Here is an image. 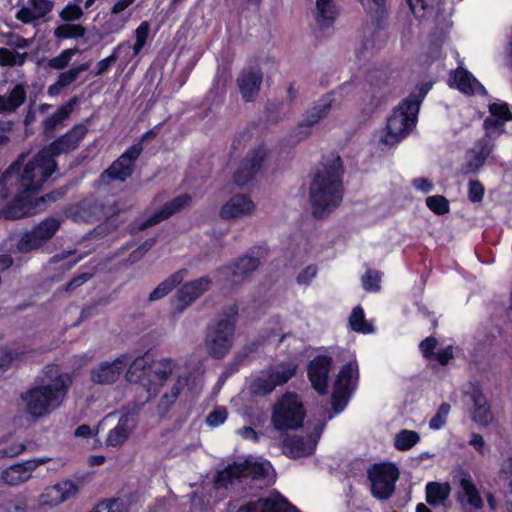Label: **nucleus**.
I'll use <instances>...</instances> for the list:
<instances>
[{
    "mask_svg": "<svg viewBox=\"0 0 512 512\" xmlns=\"http://www.w3.org/2000/svg\"><path fill=\"white\" fill-rule=\"evenodd\" d=\"M55 159L49 150L43 148L21 168L20 162L13 163L0 177V196L14 195L13 202L6 207L4 215L8 219H20L35 215L42 210L46 199L55 200V193L33 198L56 171Z\"/></svg>",
    "mask_w": 512,
    "mask_h": 512,
    "instance_id": "f257e3e1",
    "label": "nucleus"
},
{
    "mask_svg": "<svg viewBox=\"0 0 512 512\" xmlns=\"http://www.w3.org/2000/svg\"><path fill=\"white\" fill-rule=\"evenodd\" d=\"M342 174V160L338 154L330 153L323 157L309 187L311 210L315 217H326L340 205Z\"/></svg>",
    "mask_w": 512,
    "mask_h": 512,
    "instance_id": "f03ea898",
    "label": "nucleus"
},
{
    "mask_svg": "<svg viewBox=\"0 0 512 512\" xmlns=\"http://www.w3.org/2000/svg\"><path fill=\"white\" fill-rule=\"evenodd\" d=\"M71 384L69 374L59 373L49 382L27 390L21 396L25 412L34 420L49 415L63 403Z\"/></svg>",
    "mask_w": 512,
    "mask_h": 512,
    "instance_id": "7ed1b4c3",
    "label": "nucleus"
},
{
    "mask_svg": "<svg viewBox=\"0 0 512 512\" xmlns=\"http://www.w3.org/2000/svg\"><path fill=\"white\" fill-rule=\"evenodd\" d=\"M421 99L410 96L404 100L387 119L385 133L380 142L395 145L404 139L415 127Z\"/></svg>",
    "mask_w": 512,
    "mask_h": 512,
    "instance_id": "20e7f679",
    "label": "nucleus"
},
{
    "mask_svg": "<svg viewBox=\"0 0 512 512\" xmlns=\"http://www.w3.org/2000/svg\"><path fill=\"white\" fill-rule=\"evenodd\" d=\"M305 411L294 393H285L273 406L271 423L277 430L296 429L302 425Z\"/></svg>",
    "mask_w": 512,
    "mask_h": 512,
    "instance_id": "39448f33",
    "label": "nucleus"
},
{
    "mask_svg": "<svg viewBox=\"0 0 512 512\" xmlns=\"http://www.w3.org/2000/svg\"><path fill=\"white\" fill-rule=\"evenodd\" d=\"M237 309L232 307V316L217 321L210 327L205 344L208 353L214 358H222L230 350L235 330Z\"/></svg>",
    "mask_w": 512,
    "mask_h": 512,
    "instance_id": "423d86ee",
    "label": "nucleus"
},
{
    "mask_svg": "<svg viewBox=\"0 0 512 512\" xmlns=\"http://www.w3.org/2000/svg\"><path fill=\"white\" fill-rule=\"evenodd\" d=\"M367 475L372 495L379 500H386L393 495L400 472L392 463H378L367 470Z\"/></svg>",
    "mask_w": 512,
    "mask_h": 512,
    "instance_id": "0eeeda50",
    "label": "nucleus"
},
{
    "mask_svg": "<svg viewBox=\"0 0 512 512\" xmlns=\"http://www.w3.org/2000/svg\"><path fill=\"white\" fill-rule=\"evenodd\" d=\"M271 465L267 461H257L253 458L246 459L243 463L228 465L217 475L216 483L219 486H227L234 480L242 477H251L254 480L268 477Z\"/></svg>",
    "mask_w": 512,
    "mask_h": 512,
    "instance_id": "6e6552de",
    "label": "nucleus"
},
{
    "mask_svg": "<svg viewBox=\"0 0 512 512\" xmlns=\"http://www.w3.org/2000/svg\"><path fill=\"white\" fill-rule=\"evenodd\" d=\"M296 370L297 365L294 363L279 364L265 370L251 384V391L255 395H267L277 386L287 383L295 375Z\"/></svg>",
    "mask_w": 512,
    "mask_h": 512,
    "instance_id": "1a4fd4ad",
    "label": "nucleus"
},
{
    "mask_svg": "<svg viewBox=\"0 0 512 512\" xmlns=\"http://www.w3.org/2000/svg\"><path fill=\"white\" fill-rule=\"evenodd\" d=\"M358 378V367L355 363H348L340 370L332 394V407L336 413L341 412L349 395L354 389Z\"/></svg>",
    "mask_w": 512,
    "mask_h": 512,
    "instance_id": "9d476101",
    "label": "nucleus"
},
{
    "mask_svg": "<svg viewBox=\"0 0 512 512\" xmlns=\"http://www.w3.org/2000/svg\"><path fill=\"white\" fill-rule=\"evenodd\" d=\"M59 227V220L55 218L45 219L30 232L22 236L18 243V249L22 252H29L41 247L54 236Z\"/></svg>",
    "mask_w": 512,
    "mask_h": 512,
    "instance_id": "9b49d317",
    "label": "nucleus"
},
{
    "mask_svg": "<svg viewBox=\"0 0 512 512\" xmlns=\"http://www.w3.org/2000/svg\"><path fill=\"white\" fill-rule=\"evenodd\" d=\"M80 490L78 483L72 480H64L53 486L45 488L38 497V504L42 507H56L65 501L75 497Z\"/></svg>",
    "mask_w": 512,
    "mask_h": 512,
    "instance_id": "f8f14e48",
    "label": "nucleus"
},
{
    "mask_svg": "<svg viewBox=\"0 0 512 512\" xmlns=\"http://www.w3.org/2000/svg\"><path fill=\"white\" fill-rule=\"evenodd\" d=\"M129 363L127 354L120 355L111 361H103L91 370V381L95 384H113L115 383Z\"/></svg>",
    "mask_w": 512,
    "mask_h": 512,
    "instance_id": "ddd939ff",
    "label": "nucleus"
},
{
    "mask_svg": "<svg viewBox=\"0 0 512 512\" xmlns=\"http://www.w3.org/2000/svg\"><path fill=\"white\" fill-rule=\"evenodd\" d=\"M48 461H50V458L41 457L11 465L3 471L2 479L8 485H20L30 480L32 473L39 466L46 464Z\"/></svg>",
    "mask_w": 512,
    "mask_h": 512,
    "instance_id": "4468645a",
    "label": "nucleus"
},
{
    "mask_svg": "<svg viewBox=\"0 0 512 512\" xmlns=\"http://www.w3.org/2000/svg\"><path fill=\"white\" fill-rule=\"evenodd\" d=\"M255 210L256 205L248 196L236 194L222 205L219 215L224 220H239L252 216Z\"/></svg>",
    "mask_w": 512,
    "mask_h": 512,
    "instance_id": "2eb2a0df",
    "label": "nucleus"
},
{
    "mask_svg": "<svg viewBox=\"0 0 512 512\" xmlns=\"http://www.w3.org/2000/svg\"><path fill=\"white\" fill-rule=\"evenodd\" d=\"M151 356L142 355L136 357L133 361L129 358L125 379L129 383L139 384L151 394Z\"/></svg>",
    "mask_w": 512,
    "mask_h": 512,
    "instance_id": "dca6fc26",
    "label": "nucleus"
},
{
    "mask_svg": "<svg viewBox=\"0 0 512 512\" xmlns=\"http://www.w3.org/2000/svg\"><path fill=\"white\" fill-rule=\"evenodd\" d=\"M142 146L139 144L131 146L106 170V177L111 180L124 182L133 172L134 161L140 156Z\"/></svg>",
    "mask_w": 512,
    "mask_h": 512,
    "instance_id": "f3484780",
    "label": "nucleus"
},
{
    "mask_svg": "<svg viewBox=\"0 0 512 512\" xmlns=\"http://www.w3.org/2000/svg\"><path fill=\"white\" fill-rule=\"evenodd\" d=\"M237 512H300L290 505L278 493H272L268 497L249 501L242 505Z\"/></svg>",
    "mask_w": 512,
    "mask_h": 512,
    "instance_id": "a211bd4d",
    "label": "nucleus"
},
{
    "mask_svg": "<svg viewBox=\"0 0 512 512\" xmlns=\"http://www.w3.org/2000/svg\"><path fill=\"white\" fill-rule=\"evenodd\" d=\"M267 154V150L262 146L251 151L235 171L234 182L238 186H243L251 180L254 174L261 169Z\"/></svg>",
    "mask_w": 512,
    "mask_h": 512,
    "instance_id": "6ab92c4d",
    "label": "nucleus"
},
{
    "mask_svg": "<svg viewBox=\"0 0 512 512\" xmlns=\"http://www.w3.org/2000/svg\"><path fill=\"white\" fill-rule=\"evenodd\" d=\"M211 285L212 279L208 276L200 277L182 285L176 293V298L180 304V312L206 293L211 288Z\"/></svg>",
    "mask_w": 512,
    "mask_h": 512,
    "instance_id": "aec40b11",
    "label": "nucleus"
},
{
    "mask_svg": "<svg viewBox=\"0 0 512 512\" xmlns=\"http://www.w3.org/2000/svg\"><path fill=\"white\" fill-rule=\"evenodd\" d=\"M52 8L53 3L50 0H27L16 12L15 18L24 24L36 26Z\"/></svg>",
    "mask_w": 512,
    "mask_h": 512,
    "instance_id": "412c9836",
    "label": "nucleus"
},
{
    "mask_svg": "<svg viewBox=\"0 0 512 512\" xmlns=\"http://www.w3.org/2000/svg\"><path fill=\"white\" fill-rule=\"evenodd\" d=\"M87 134L85 125H76L65 135L53 141L45 149L49 150V154L55 159L56 156L75 150L82 139Z\"/></svg>",
    "mask_w": 512,
    "mask_h": 512,
    "instance_id": "4be33fe9",
    "label": "nucleus"
},
{
    "mask_svg": "<svg viewBox=\"0 0 512 512\" xmlns=\"http://www.w3.org/2000/svg\"><path fill=\"white\" fill-rule=\"evenodd\" d=\"M135 427V416L129 413L122 414L117 424L109 430L105 439V445L107 447L122 446L128 440Z\"/></svg>",
    "mask_w": 512,
    "mask_h": 512,
    "instance_id": "5701e85b",
    "label": "nucleus"
},
{
    "mask_svg": "<svg viewBox=\"0 0 512 512\" xmlns=\"http://www.w3.org/2000/svg\"><path fill=\"white\" fill-rule=\"evenodd\" d=\"M331 359L326 356H317L310 361L308 377L312 387L319 393L327 392V380L330 371Z\"/></svg>",
    "mask_w": 512,
    "mask_h": 512,
    "instance_id": "b1692460",
    "label": "nucleus"
},
{
    "mask_svg": "<svg viewBox=\"0 0 512 512\" xmlns=\"http://www.w3.org/2000/svg\"><path fill=\"white\" fill-rule=\"evenodd\" d=\"M115 214L112 209L94 200H83L70 209V215L75 221H91L102 219Z\"/></svg>",
    "mask_w": 512,
    "mask_h": 512,
    "instance_id": "393cba45",
    "label": "nucleus"
},
{
    "mask_svg": "<svg viewBox=\"0 0 512 512\" xmlns=\"http://www.w3.org/2000/svg\"><path fill=\"white\" fill-rule=\"evenodd\" d=\"M323 427H324V424L318 425L315 428L314 436L309 435L305 438L300 437V436H293V437L289 438L288 440H286V442H285L286 453L293 458L302 457V456L311 454L316 447L318 439L322 433Z\"/></svg>",
    "mask_w": 512,
    "mask_h": 512,
    "instance_id": "a878e982",
    "label": "nucleus"
},
{
    "mask_svg": "<svg viewBox=\"0 0 512 512\" xmlns=\"http://www.w3.org/2000/svg\"><path fill=\"white\" fill-rule=\"evenodd\" d=\"M150 368L152 373L151 394L156 395L168 377L178 372V363L170 358L153 360L151 357Z\"/></svg>",
    "mask_w": 512,
    "mask_h": 512,
    "instance_id": "bb28decb",
    "label": "nucleus"
},
{
    "mask_svg": "<svg viewBox=\"0 0 512 512\" xmlns=\"http://www.w3.org/2000/svg\"><path fill=\"white\" fill-rule=\"evenodd\" d=\"M259 259L255 257H243L238 259L235 263L226 266L222 273L233 284H238L249 277L258 267Z\"/></svg>",
    "mask_w": 512,
    "mask_h": 512,
    "instance_id": "cd10ccee",
    "label": "nucleus"
},
{
    "mask_svg": "<svg viewBox=\"0 0 512 512\" xmlns=\"http://www.w3.org/2000/svg\"><path fill=\"white\" fill-rule=\"evenodd\" d=\"M191 197L187 194L180 195L170 202L166 203L158 212L149 217L144 223L140 225V229H146L153 226L172 215L180 212L183 208L189 205Z\"/></svg>",
    "mask_w": 512,
    "mask_h": 512,
    "instance_id": "c85d7f7f",
    "label": "nucleus"
},
{
    "mask_svg": "<svg viewBox=\"0 0 512 512\" xmlns=\"http://www.w3.org/2000/svg\"><path fill=\"white\" fill-rule=\"evenodd\" d=\"M263 75L259 70L248 69L241 72L237 83L243 98L246 101H253L258 95Z\"/></svg>",
    "mask_w": 512,
    "mask_h": 512,
    "instance_id": "c756f323",
    "label": "nucleus"
},
{
    "mask_svg": "<svg viewBox=\"0 0 512 512\" xmlns=\"http://www.w3.org/2000/svg\"><path fill=\"white\" fill-rule=\"evenodd\" d=\"M27 98L26 86L16 84L7 95H0V113L11 114L21 107Z\"/></svg>",
    "mask_w": 512,
    "mask_h": 512,
    "instance_id": "7c9ffc66",
    "label": "nucleus"
},
{
    "mask_svg": "<svg viewBox=\"0 0 512 512\" xmlns=\"http://www.w3.org/2000/svg\"><path fill=\"white\" fill-rule=\"evenodd\" d=\"M457 500L463 507L473 509H481L483 500L470 478H462L460 480V490L457 494Z\"/></svg>",
    "mask_w": 512,
    "mask_h": 512,
    "instance_id": "2f4dec72",
    "label": "nucleus"
},
{
    "mask_svg": "<svg viewBox=\"0 0 512 512\" xmlns=\"http://www.w3.org/2000/svg\"><path fill=\"white\" fill-rule=\"evenodd\" d=\"M338 15L334 0H315V21L320 28L330 27Z\"/></svg>",
    "mask_w": 512,
    "mask_h": 512,
    "instance_id": "473e14b6",
    "label": "nucleus"
},
{
    "mask_svg": "<svg viewBox=\"0 0 512 512\" xmlns=\"http://www.w3.org/2000/svg\"><path fill=\"white\" fill-rule=\"evenodd\" d=\"M187 269H180L160 282L149 294V301H157L168 295L176 286H178L187 276Z\"/></svg>",
    "mask_w": 512,
    "mask_h": 512,
    "instance_id": "72a5a7b5",
    "label": "nucleus"
},
{
    "mask_svg": "<svg viewBox=\"0 0 512 512\" xmlns=\"http://www.w3.org/2000/svg\"><path fill=\"white\" fill-rule=\"evenodd\" d=\"M498 481L504 489L505 505L512 512V457L502 459L498 471Z\"/></svg>",
    "mask_w": 512,
    "mask_h": 512,
    "instance_id": "f704fd0d",
    "label": "nucleus"
},
{
    "mask_svg": "<svg viewBox=\"0 0 512 512\" xmlns=\"http://www.w3.org/2000/svg\"><path fill=\"white\" fill-rule=\"evenodd\" d=\"M498 481L504 489L505 505L512 512V457L502 459L498 471Z\"/></svg>",
    "mask_w": 512,
    "mask_h": 512,
    "instance_id": "c9c22d12",
    "label": "nucleus"
},
{
    "mask_svg": "<svg viewBox=\"0 0 512 512\" xmlns=\"http://www.w3.org/2000/svg\"><path fill=\"white\" fill-rule=\"evenodd\" d=\"M332 107V98L325 96L309 108L302 120L301 125L314 126L325 118Z\"/></svg>",
    "mask_w": 512,
    "mask_h": 512,
    "instance_id": "e433bc0d",
    "label": "nucleus"
},
{
    "mask_svg": "<svg viewBox=\"0 0 512 512\" xmlns=\"http://www.w3.org/2000/svg\"><path fill=\"white\" fill-rule=\"evenodd\" d=\"M89 68L90 63L87 62L60 73L57 81L49 86L48 94L51 96L57 95L63 88L72 84L79 77L80 73L87 71Z\"/></svg>",
    "mask_w": 512,
    "mask_h": 512,
    "instance_id": "4c0bfd02",
    "label": "nucleus"
},
{
    "mask_svg": "<svg viewBox=\"0 0 512 512\" xmlns=\"http://www.w3.org/2000/svg\"><path fill=\"white\" fill-rule=\"evenodd\" d=\"M455 86L463 93L471 95L483 90L482 85L463 68H458L453 75Z\"/></svg>",
    "mask_w": 512,
    "mask_h": 512,
    "instance_id": "58836bf2",
    "label": "nucleus"
},
{
    "mask_svg": "<svg viewBox=\"0 0 512 512\" xmlns=\"http://www.w3.org/2000/svg\"><path fill=\"white\" fill-rule=\"evenodd\" d=\"M493 149V144L487 140H481L477 146L470 151L471 160L467 165V172L477 171L485 162Z\"/></svg>",
    "mask_w": 512,
    "mask_h": 512,
    "instance_id": "ea45409f",
    "label": "nucleus"
},
{
    "mask_svg": "<svg viewBox=\"0 0 512 512\" xmlns=\"http://www.w3.org/2000/svg\"><path fill=\"white\" fill-rule=\"evenodd\" d=\"M75 100H71L66 105L60 107L53 115L47 117L43 121V129L44 133L47 136H52L54 130L62 125V123L69 117L70 113L73 110Z\"/></svg>",
    "mask_w": 512,
    "mask_h": 512,
    "instance_id": "a19ab883",
    "label": "nucleus"
},
{
    "mask_svg": "<svg viewBox=\"0 0 512 512\" xmlns=\"http://www.w3.org/2000/svg\"><path fill=\"white\" fill-rule=\"evenodd\" d=\"M489 111L493 116L498 117L499 119L487 118L484 121V126L487 130L488 136H490L489 130L491 127L503 126L505 121L512 120V112L506 103H493L489 106Z\"/></svg>",
    "mask_w": 512,
    "mask_h": 512,
    "instance_id": "79ce46f5",
    "label": "nucleus"
},
{
    "mask_svg": "<svg viewBox=\"0 0 512 512\" xmlns=\"http://www.w3.org/2000/svg\"><path fill=\"white\" fill-rule=\"evenodd\" d=\"M450 492L451 487L448 483L429 482L426 486V501L432 506L443 504Z\"/></svg>",
    "mask_w": 512,
    "mask_h": 512,
    "instance_id": "37998d69",
    "label": "nucleus"
},
{
    "mask_svg": "<svg viewBox=\"0 0 512 512\" xmlns=\"http://www.w3.org/2000/svg\"><path fill=\"white\" fill-rule=\"evenodd\" d=\"M472 400L474 403L473 420L481 426H487L492 421V414L487 406L486 399L477 393L472 395Z\"/></svg>",
    "mask_w": 512,
    "mask_h": 512,
    "instance_id": "c03bdc74",
    "label": "nucleus"
},
{
    "mask_svg": "<svg viewBox=\"0 0 512 512\" xmlns=\"http://www.w3.org/2000/svg\"><path fill=\"white\" fill-rule=\"evenodd\" d=\"M86 34V28L81 24L65 23L59 25L54 30V36L57 39H77Z\"/></svg>",
    "mask_w": 512,
    "mask_h": 512,
    "instance_id": "a18cd8bd",
    "label": "nucleus"
},
{
    "mask_svg": "<svg viewBox=\"0 0 512 512\" xmlns=\"http://www.w3.org/2000/svg\"><path fill=\"white\" fill-rule=\"evenodd\" d=\"M186 384L187 380L183 376L178 375L175 383L170 388V390L162 395L160 399V406L163 407L164 409H167L171 405H173L176 402L177 398L179 397L183 388L186 386Z\"/></svg>",
    "mask_w": 512,
    "mask_h": 512,
    "instance_id": "49530a36",
    "label": "nucleus"
},
{
    "mask_svg": "<svg viewBox=\"0 0 512 512\" xmlns=\"http://www.w3.org/2000/svg\"><path fill=\"white\" fill-rule=\"evenodd\" d=\"M28 58V53H20L6 47L0 48V66H22Z\"/></svg>",
    "mask_w": 512,
    "mask_h": 512,
    "instance_id": "de8ad7c7",
    "label": "nucleus"
},
{
    "mask_svg": "<svg viewBox=\"0 0 512 512\" xmlns=\"http://www.w3.org/2000/svg\"><path fill=\"white\" fill-rule=\"evenodd\" d=\"M351 328L356 332L370 333L373 331L372 325L365 320L364 312L361 307H355L349 317Z\"/></svg>",
    "mask_w": 512,
    "mask_h": 512,
    "instance_id": "09e8293b",
    "label": "nucleus"
},
{
    "mask_svg": "<svg viewBox=\"0 0 512 512\" xmlns=\"http://www.w3.org/2000/svg\"><path fill=\"white\" fill-rule=\"evenodd\" d=\"M419 434L412 430H402L395 437V447L398 450H408L412 448L418 441Z\"/></svg>",
    "mask_w": 512,
    "mask_h": 512,
    "instance_id": "8fccbe9b",
    "label": "nucleus"
},
{
    "mask_svg": "<svg viewBox=\"0 0 512 512\" xmlns=\"http://www.w3.org/2000/svg\"><path fill=\"white\" fill-rule=\"evenodd\" d=\"M78 52L77 48L65 49L58 56L49 59L48 66L55 70H62L69 65L72 57Z\"/></svg>",
    "mask_w": 512,
    "mask_h": 512,
    "instance_id": "3c124183",
    "label": "nucleus"
},
{
    "mask_svg": "<svg viewBox=\"0 0 512 512\" xmlns=\"http://www.w3.org/2000/svg\"><path fill=\"white\" fill-rule=\"evenodd\" d=\"M386 93L375 89H370L366 92L363 102L365 110L369 113L374 112L385 100Z\"/></svg>",
    "mask_w": 512,
    "mask_h": 512,
    "instance_id": "603ef678",
    "label": "nucleus"
},
{
    "mask_svg": "<svg viewBox=\"0 0 512 512\" xmlns=\"http://www.w3.org/2000/svg\"><path fill=\"white\" fill-rule=\"evenodd\" d=\"M150 33V24L147 21H143L135 30L134 37H135V43L133 45V52L134 55H138L144 45L146 44V41L149 37Z\"/></svg>",
    "mask_w": 512,
    "mask_h": 512,
    "instance_id": "864d4df0",
    "label": "nucleus"
},
{
    "mask_svg": "<svg viewBox=\"0 0 512 512\" xmlns=\"http://www.w3.org/2000/svg\"><path fill=\"white\" fill-rule=\"evenodd\" d=\"M124 47H130L128 42H123L119 44L113 51V53L106 57L105 59L100 60L97 63V71L95 73L96 76H100L104 74L108 69L116 62L118 59V52L124 48Z\"/></svg>",
    "mask_w": 512,
    "mask_h": 512,
    "instance_id": "5fc2aeb1",
    "label": "nucleus"
},
{
    "mask_svg": "<svg viewBox=\"0 0 512 512\" xmlns=\"http://www.w3.org/2000/svg\"><path fill=\"white\" fill-rule=\"evenodd\" d=\"M426 205L436 214H445L449 211L448 200L441 195L430 196L426 199Z\"/></svg>",
    "mask_w": 512,
    "mask_h": 512,
    "instance_id": "6e6d98bb",
    "label": "nucleus"
},
{
    "mask_svg": "<svg viewBox=\"0 0 512 512\" xmlns=\"http://www.w3.org/2000/svg\"><path fill=\"white\" fill-rule=\"evenodd\" d=\"M381 274L375 270H367L362 277V285L366 291L378 292L380 290Z\"/></svg>",
    "mask_w": 512,
    "mask_h": 512,
    "instance_id": "4d7b16f0",
    "label": "nucleus"
},
{
    "mask_svg": "<svg viewBox=\"0 0 512 512\" xmlns=\"http://www.w3.org/2000/svg\"><path fill=\"white\" fill-rule=\"evenodd\" d=\"M83 11L77 4L70 3L66 5L61 12L59 17L65 22H72L81 19Z\"/></svg>",
    "mask_w": 512,
    "mask_h": 512,
    "instance_id": "13d9d810",
    "label": "nucleus"
},
{
    "mask_svg": "<svg viewBox=\"0 0 512 512\" xmlns=\"http://www.w3.org/2000/svg\"><path fill=\"white\" fill-rule=\"evenodd\" d=\"M449 412H450V405L443 403L439 407L435 416L430 420V423H429L430 428L433 430H438V429L442 428L446 423V419L449 415Z\"/></svg>",
    "mask_w": 512,
    "mask_h": 512,
    "instance_id": "bf43d9fd",
    "label": "nucleus"
},
{
    "mask_svg": "<svg viewBox=\"0 0 512 512\" xmlns=\"http://www.w3.org/2000/svg\"><path fill=\"white\" fill-rule=\"evenodd\" d=\"M227 418V411L225 408H216L206 418V423L210 427H216L225 422Z\"/></svg>",
    "mask_w": 512,
    "mask_h": 512,
    "instance_id": "052dcab7",
    "label": "nucleus"
},
{
    "mask_svg": "<svg viewBox=\"0 0 512 512\" xmlns=\"http://www.w3.org/2000/svg\"><path fill=\"white\" fill-rule=\"evenodd\" d=\"M484 195V187L479 181H470L468 197L472 202H479Z\"/></svg>",
    "mask_w": 512,
    "mask_h": 512,
    "instance_id": "680f3d73",
    "label": "nucleus"
},
{
    "mask_svg": "<svg viewBox=\"0 0 512 512\" xmlns=\"http://www.w3.org/2000/svg\"><path fill=\"white\" fill-rule=\"evenodd\" d=\"M317 267L314 265H309L304 268L299 275L297 276V282L299 284L307 285L309 284L317 275Z\"/></svg>",
    "mask_w": 512,
    "mask_h": 512,
    "instance_id": "e2e57ef3",
    "label": "nucleus"
},
{
    "mask_svg": "<svg viewBox=\"0 0 512 512\" xmlns=\"http://www.w3.org/2000/svg\"><path fill=\"white\" fill-rule=\"evenodd\" d=\"M408 3L415 16L421 18L426 15V10L429 7L428 0H408Z\"/></svg>",
    "mask_w": 512,
    "mask_h": 512,
    "instance_id": "0e129e2a",
    "label": "nucleus"
},
{
    "mask_svg": "<svg viewBox=\"0 0 512 512\" xmlns=\"http://www.w3.org/2000/svg\"><path fill=\"white\" fill-rule=\"evenodd\" d=\"M436 346L437 340L433 337H428L420 343L419 348L426 358H431L434 356L433 350Z\"/></svg>",
    "mask_w": 512,
    "mask_h": 512,
    "instance_id": "69168bd1",
    "label": "nucleus"
},
{
    "mask_svg": "<svg viewBox=\"0 0 512 512\" xmlns=\"http://www.w3.org/2000/svg\"><path fill=\"white\" fill-rule=\"evenodd\" d=\"M90 512H119L116 500H107L98 503Z\"/></svg>",
    "mask_w": 512,
    "mask_h": 512,
    "instance_id": "338daca9",
    "label": "nucleus"
},
{
    "mask_svg": "<svg viewBox=\"0 0 512 512\" xmlns=\"http://www.w3.org/2000/svg\"><path fill=\"white\" fill-rule=\"evenodd\" d=\"M31 44V41L28 39L23 38L19 35H11L9 36L7 40V45L16 48V49H25L29 47Z\"/></svg>",
    "mask_w": 512,
    "mask_h": 512,
    "instance_id": "774afa93",
    "label": "nucleus"
}]
</instances>
